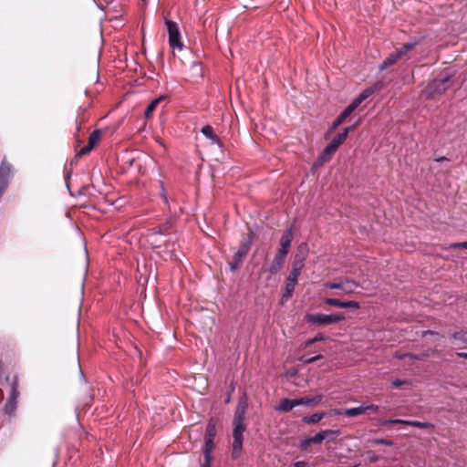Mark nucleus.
<instances>
[{
	"label": "nucleus",
	"instance_id": "obj_22",
	"mask_svg": "<svg viewBox=\"0 0 467 467\" xmlns=\"http://www.w3.org/2000/svg\"><path fill=\"white\" fill-rule=\"evenodd\" d=\"M365 411H364L363 404L360 405L359 407L349 408V409L344 410V415H346L348 417H357V416L361 415Z\"/></svg>",
	"mask_w": 467,
	"mask_h": 467
},
{
	"label": "nucleus",
	"instance_id": "obj_20",
	"mask_svg": "<svg viewBox=\"0 0 467 467\" xmlns=\"http://www.w3.org/2000/svg\"><path fill=\"white\" fill-rule=\"evenodd\" d=\"M164 99V97L161 96L155 99H153L147 107L145 110V118L149 119L152 115L153 111L156 109L158 105L161 100Z\"/></svg>",
	"mask_w": 467,
	"mask_h": 467
},
{
	"label": "nucleus",
	"instance_id": "obj_46",
	"mask_svg": "<svg viewBox=\"0 0 467 467\" xmlns=\"http://www.w3.org/2000/svg\"><path fill=\"white\" fill-rule=\"evenodd\" d=\"M372 89L370 88H367L365 89L363 92H361L359 95H358V98L361 99V101L363 102L367 98H368L371 94H372Z\"/></svg>",
	"mask_w": 467,
	"mask_h": 467
},
{
	"label": "nucleus",
	"instance_id": "obj_27",
	"mask_svg": "<svg viewBox=\"0 0 467 467\" xmlns=\"http://www.w3.org/2000/svg\"><path fill=\"white\" fill-rule=\"evenodd\" d=\"M361 103V99L358 97L343 110V112L348 117Z\"/></svg>",
	"mask_w": 467,
	"mask_h": 467
},
{
	"label": "nucleus",
	"instance_id": "obj_44",
	"mask_svg": "<svg viewBox=\"0 0 467 467\" xmlns=\"http://www.w3.org/2000/svg\"><path fill=\"white\" fill-rule=\"evenodd\" d=\"M310 438H311L312 443H316V444H320L324 441V435H322L321 431Z\"/></svg>",
	"mask_w": 467,
	"mask_h": 467
},
{
	"label": "nucleus",
	"instance_id": "obj_33",
	"mask_svg": "<svg viewBox=\"0 0 467 467\" xmlns=\"http://www.w3.org/2000/svg\"><path fill=\"white\" fill-rule=\"evenodd\" d=\"M215 435H216V425H215V422H213V420H210L208 425H207V428H206L205 438H207V439H213L214 440Z\"/></svg>",
	"mask_w": 467,
	"mask_h": 467
},
{
	"label": "nucleus",
	"instance_id": "obj_43",
	"mask_svg": "<svg viewBox=\"0 0 467 467\" xmlns=\"http://www.w3.org/2000/svg\"><path fill=\"white\" fill-rule=\"evenodd\" d=\"M453 337L462 341V343L467 344V332L456 333L453 335Z\"/></svg>",
	"mask_w": 467,
	"mask_h": 467
},
{
	"label": "nucleus",
	"instance_id": "obj_16",
	"mask_svg": "<svg viewBox=\"0 0 467 467\" xmlns=\"http://www.w3.org/2000/svg\"><path fill=\"white\" fill-rule=\"evenodd\" d=\"M338 147H337L333 142H329L328 145L324 149L323 152L318 158L319 163L327 162L332 154H334L337 150Z\"/></svg>",
	"mask_w": 467,
	"mask_h": 467
},
{
	"label": "nucleus",
	"instance_id": "obj_7",
	"mask_svg": "<svg viewBox=\"0 0 467 467\" xmlns=\"http://www.w3.org/2000/svg\"><path fill=\"white\" fill-rule=\"evenodd\" d=\"M326 286L330 289H340L345 294H350L358 287V285L355 281L346 280L345 282L327 283Z\"/></svg>",
	"mask_w": 467,
	"mask_h": 467
},
{
	"label": "nucleus",
	"instance_id": "obj_29",
	"mask_svg": "<svg viewBox=\"0 0 467 467\" xmlns=\"http://www.w3.org/2000/svg\"><path fill=\"white\" fill-rule=\"evenodd\" d=\"M361 103V99L358 97L343 110V112L348 117Z\"/></svg>",
	"mask_w": 467,
	"mask_h": 467
},
{
	"label": "nucleus",
	"instance_id": "obj_47",
	"mask_svg": "<svg viewBox=\"0 0 467 467\" xmlns=\"http://www.w3.org/2000/svg\"><path fill=\"white\" fill-rule=\"evenodd\" d=\"M363 407H364V411L365 412L367 410H372L374 412H377L379 410V406L375 405V404H366V403H364Z\"/></svg>",
	"mask_w": 467,
	"mask_h": 467
},
{
	"label": "nucleus",
	"instance_id": "obj_28",
	"mask_svg": "<svg viewBox=\"0 0 467 467\" xmlns=\"http://www.w3.org/2000/svg\"><path fill=\"white\" fill-rule=\"evenodd\" d=\"M361 103V99L358 97L343 110V112L348 117Z\"/></svg>",
	"mask_w": 467,
	"mask_h": 467
},
{
	"label": "nucleus",
	"instance_id": "obj_4",
	"mask_svg": "<svg viewBox=\"0 0 467 467\" xmlns=\"http://www.w3.org/2000/svg\"><path fill=\"white\" fill-rule=\"evenodd\" d=\"M166 26L169 34V45L171 48L182 49V42L181 39V34L179 26L176 22L171 20H166Z\"/></svg>",
	"mask_w": 467,
	"mask_h": 467
},
{
	"label": "nucleus",
	"instance_id": "obj_31",
	"mask_svg": "<svg viewBox=\"0 0 467 467\" xmlns=\"http://www.w3.org/2000/svg\"><path fill=\"white\" fill-rule=\"evenodd\" d=\"M191 71H192L191 78H198L202 77V68L201 63L193 62L192 65V67H191Z\"/></svg>",
	"mask_w": 467,
	"mask_h": 467
},
{
	"label": "nucleus",
	"instance_id": "obj_1",
	"mask_svg": "<svg viewBox=\"0 0 467 467\" xmlns=\"http://www.w3.org/2000/svg\"><path fill=\"white\" fill-rule=\"evenodd\" d=\"M307 252L308 249L306 244H302L298 246V253L296 254L295 262L293 263V268L286 279L285 292L284 294V297L285 298L292 296L297 283V278L304 267V261L306 260Z\"/></svg>",
	"mask_w": 467,
	"mask_h": 467
},
{
	"label": "nucleus",
	"instance_id": "obj_38",
	"mask_svg": "<svg viewBox=\"0 0 467 467\" xmlns=\"http://www.w3.org/2000/svg\"><path fill=\"white\" fill-rule=\"evenodd\" d=\"M323 340H325V337L323 334L319 333V334L316 335L313 338H310L307 341H306L305 347L308 348V347L312 346L314 343H316L317 341H323Z\"/></svg>",
	"mask_w": 467,
	"mask_h": 467
},
{
	"label": "nucleus",
	"instance_id": "obj_15",
	"mask_svg": "<svg viewBox=\"0 0 467 467\" xmlns=\"http://www.w3.org/2000/svg\"><path fill=\"white\" fill-rule=\"evenodd\" d=\"M296 406H298V400L282 399L279 404L275 407V410L282 412H288Z\"/></svg>",
	"mask_w": 467,
	"mask_h": 467
},
{
	"label": "nucleus",
	"instance_id": "obj_11",
	"mask_svg": "<svg viewBox=\"0 0 467 467\" xmlns=\"http://www.w3.org/2000/svg\"><path fill=\"white\" fill-rule=\"evenodd\" d=\"M101 137V131L99 130H94L89 138H88V143L87 146L82 148L79 151L80 155L88 154L91 150L95 147V145L99 142Z\"/></svg>",
	"mask_w": 467,
	"mask_h": 467
},
{
	"label": "nucleus",
	"instance_id": "obj_21",
	"mask_svg": "<svg viewBox=\"0 0 467 467\" xmlns=\"http://www.w3.org/2000/svg\"><path fill=\"white\" fill-rule=\"evenodd\" d=\"M416 45V41L407 43L399 48L395 53L399 55V58L401 59L408 52L412 50Z\"/></svg>",
	"mask_w": 467,
	"mask_h": 467
},
{
	"label": "nucleus",
	"instance_id": "obj_5",
	"mask_svg": "<svg viewBox=\"0 0 467 467\" xmlns=\"http://www.w3.org/2000/svg\"><path fill=\"white\" fill-rule=\"evenodd\" d=\"M451 86V78L445 77L443 78L435 79L433 80L429 88H428V93L430 96H432L434 94H441L445 92L449 87Z\"/></svg>",
	"mask_w": 467,
	"mask_h": 467
},
{
	"label": "nucleus",
	"instance_id": "obj_54",
	"mask_svg": "<svg viewBox=\"0 0 467 467\" xmlns=\"http://www.w3.org/2000/svg\"><path fill=\"white\" fill-rule=\"evenodd\" d=\"M334 414L336 415H344V410H340V409H335L333 410Z\"/></svg>",
	"mask_w": 467,
	"mask_h": 467
},
{
	"label": "nucleus",
	"instance_id": "obj_26",
	"mask_svg": "<svg viewBox=\"0 0 467 467\" xmlns=\"http://www.w3.org/2000/svg\"><path fill=\"white\" fill-rule=\"evenodd\" d=\"M361 103V99L358 97L343 110V112L348 117Z\"/></svg>",
	"mask_w": 467,
	"mask_h": 467
},
{
	"label": "nucleus",
	"instance_id": "obj_9",
	"mask_svg": "<svg viewBox=\"0 0 467 467\" xmlns=\"http://www.w3.org/2000/svg\"><path fill=\"white\" fill-rule=\"evenodd\" d=\"M286 255L287 254L284 253L277 252L273 263L268 268L265 269V271H268L272 275L279 272L285 264Z\"/></svg>",
	"mask_w": 467,
	"mask_h": 467
},
{
	"label": "nucleus",
	"instance_id": "obj_2",
	"mask_svg": "<svg viewBox=\"0 0 467 467\" xmlns=\"http://www.w3.org/2000/svg\"><path fill=\"white\" fill-rule=\"evenodd\" d=\"M346 319V317L340 313H335L331 315H325L321 313L306 314V320L308 323L317 324L321 326H327L335 324Z\"/></svg>",
	"mask_w": 467,
	"mask_h": 467
},
{
	"label": "nucleus",
	"instance_id": "obj_30",
	"mask_svg": "<svg viewBox=\"0 0 467 467\" xmlns=\"http://www.w3.org/2000/svg\"><path fill=\"white\" fill-rule=\"evenodd\" d=\"M361 103V99L358 97L343 110V112L348 117Z\"/></svg>",
	"mask_w": 467,
	"mask_h": 467
},
{
	"label": "nucleus",
	"instance_id": "obj_10",
	"mask_svg": "<svg viewBox=\"0 0 467 467\" xmlns=\"http://www.w3.org/2000/svg\"><path fill=\"white\" fill-rule=\"evenodd\" d=\"M17 397H18V392H17L16 389L15 387H13L10 397L7 400L6 403L5 404V408H4L5 412L6 414L11 415V414L15 413L16 407H17Z\"/></svg>",
	"mask_w": 467,
	"mask_h": 467
},
{
	"label": "nucleus",
	"instance_id": "obj_55",
	"mask_svg": "<svg viewBox=\"0 0 467 467\" xmlns=\"http://www.w3.org/2000/svg\"><path fill=\"white\" fill-rule=\"evenodd\" d=\"M457 355L461 358L467 359V353L466 352H458Z\"/></svg>",
	"mask_w": 467,
	"mask_h": 467
},
{
	"label": "nucleus",
	"instance_id": "obj_45",
	"mask_svg": "<svg viewBox=\"0 0 467 467\" xmlns=\"http://www.w3.org/2000/svg\"><path fill=\"white\" fill-rule=\"evenodd\" d=\"M410 381H409V380H402V379H394L392 381V385L395 388H400L403 385H410Z\"/></svg>",
	"mask_w": 467,
	"mask_h": 467
},
{
	"label": "nucleus",
	"instance_id": "obj_41",
	"mask_svg": "<svg viewBox=\"0 0 467 467\" xmlns=\"http://www.w3.org/2000/svg\"><path fill=\"white\" fill-rule=\"evenodd\" d=\"M311 443H312L311 438L306 437L301 441L299 447L301 450L306 451L308 449V447L310 446Z\"/></svg>",
	"mask_w": 467,
	"mask_h": 467
},
{
	"label": "nucleus",
	"instance_id": "obj_3",
	"mask_svg": "<svg viewBox=\"0 0 467 467\" xmlns=\"http://www.w3.org/2000/svg\"><path fill=\"white\" fill-rule=\"evenodd\" d=\"M245 431L244 424H234L233 430V451L232 457L237 459L240 457L243 449V434Z\"/></svg>",
	"mask_w": 467,
	"mask_h": 467
},
{
	"label": "nucleus",
	"instance_id": "obj_39",
	"mask_svg": "<svg viewBox=\"0 0 467 467\" xmlns=\"http://www.w3.org/2000/svg\"><path fill=\"white\" fill-rule=\"evenodd\" d=\"M323 357L322 355H317V356H313V357H302L300 358V360L305 363V364H310V363H313V362H316L319 359H321Z\"/></svg>",
	"mask_w": 467,
	"mask_h": 467
},
{
	"label": "nucleus",
	"instance_id": "obj_12",
	"mask_svg": "<svg viewBox=\"0 0 467 467\" xmlns=\"http://www.w3.org/2000/svg\"><path fill=\"white\" fill-rule=\"evenodd\" d=\"M292 240H293V232L291 229H288L281 236V239H280V246L281 247L278 250V252L287 254L289 252V248H290Z\"/></svg>",
	"mask_w": 467,
	"mask_h": 467
},
{
	"label": "nucleus",
	"instance_id": "obj_18",
	"mask_svg": "<svg viewBox=\"0 0 467 467\" xmlns=\"http://www.w3.org/2000/svg\"><path fill=\"white\" fill-rule=\"evenodd\" d=\"M400 60L399 58V55H397L396 53H392L390 54L389 57H387L383 62L380 64L379 66V70H384L386 69L387 67L394 65L396 62H398Z\"/></svg>",
	"mask_w": 467,
	"mask_h": 467
},
{
	"label": "nucleus",
	"instance_id": "obj_17",
	"mask_svg": "<svg viewBox=\"0 0 467 467\" xmlns=\"http://www.w3.org/2000/svg\"><path fill=\"white\" fill-rule=\"evenodd\" d=\"M202 133L212 140L213 143L221 146L220 140L217 135L214 134L213 129L210 125H206L202 129Z\"/></svg>",
	"mask_w": 467,
	"mask_h": 467
},
{
	"label": "nucleus",
	"instance_id": "obj_48",
	"mask_svg": "<svg viewBox=\"0 0 467 467\" xmlns=\"http://www.w3.org/2000/svg\"><path fill=\"white\" fill-rule=\"evenodd\" d=\"M358 124H359V121H358L357 123H355V124H354V125H352V126L346 127V128L343 130L342 133H346V137L348 138V133H349V132H351V131H353V130L357 128V126H358Z\"/></svg>",
	"mask_w": 467,
	"mask_h": 467
},
{
	"label": "nucleus",
	"instance_id": "obj_42",
	"mask_svg": "<svg viewBox=\"0 0 467 467\" xmlns=\"http://www.w3.org/2000/svg\"><path fill=\"white\" fill-rule=\"evenodd\" d=\"M406 422H409V420L396 419V420H386L382 422V424L383 425H388V424H405L406 425Z\"/></svg>",
	"mask_w": 467,
	"mask_h": 467
},
{
	"label": "nucleus",
	"instance_id": "obj_24",
	"mask_svg": "<svg viewBox=\"0 0 467 467\" xmlns=\"http://www.w3.org/2000/svg\"><path fill=\"white\" fill-rule=\"evenodd\" d=\"M361 103V99L358 97L343 110V112L348 117Z\"/></svg>",
	"mask_w": 467,
	"mask_h": 467
},
{
	"label": "nucleus",
	"instance_id": "obj_40",
	"mask_svg": "<svg viewBox=\"0 0 467 467\" xmlns=\"http://www.w3.org/2000/svg\"><path fill=\"white\" fill-rule=\"evenodd\" d=\"M161 233H159V232H153L151 233L150 235H149V241L150 243V244L152 245H155V246H160V244H157L158 243V237L159 236H161Z\"/></svg>",
	"mask_w": 467,
	"mask_h": 467
},
{
	"label": "nucleus",
	"instance_id": "obj_36",
	"mask_svg": "<svg viewBox=\"0 0 467 467\" xmlns=\"http://www.w3.org/2000/svg\"><path fill=\"white\" fill-rule=\"evenodd\" d=\"M321 433L324 435V440L327 439L330 441L335 440L340 434L337 430H326L322 431Z\"/></svg>",
	"mask_w": 467,
	"mask_h": 467
},
{
	"label": "nucleus",
	"instance_id": "obj_32",
	"mask_svg": "<svg viewBox=\"0 0 467 467\" xmlns=\"http://www.w3.org/2000/svg\"><path fill=\"white\" fill-rule=\"evenodd\" d=\"M406 425L412 426V427H417V428H420V429H431V428H433V424H431L430 422H422V421H419V420H409V422H406Z\"/></svg>",
	"mask_w": 467,
	"mask_h": 467
},
{
	"label": "nucleus",
	"instance_id": "obj_53",
	"mask_svg": "<svg viewBox=\"0 0 467 467\" xmlns=\"http://www.w3.org/2000/svg\"><path fill=\"white\" fill-rule=\"evenodd\" d=\"M307 463L304 461H298L294 463V467H306Z\"/></svg>",
	"mask_w": 467,
	"mask_h": 467
},
{
	"label": "nucleus",
	"instance_id": "obj_51",
	"mask_svg": "<svg viewBox=\"0 0 467 467\" xmlns=\"http://www.w3.org/2000/svg\"><path fill=\"white\" fill-rule=\"evenodd\" d=\"M212 456H204V462L202 463V467H211Z\"/></svg>",
	"mask_w": 467,
	"mask_h": 467
},
{
	"label": "nucleus",
	"instance_id": "obj_14",
	"mask_svg": "<svg viewBox=\"0 0 467 467\" xmlns=\"http://www.w3.org/2000/svg\"><path fill=\"white\" fill-rule=\"evenodd\" d=\"M252 242L251 240L244 241L239 250L234 254V261L236 264H241L243 262L244 257L247 254L248 251L250 250Z\"/></svg>",
	"mask_w": 467,
	"mask_h": 467
},
{
	"label": "nucleus",
	"instance_id": "obj_8",
	"mask_svg": "<svg viewBox=\"0 0 467 467\" xmlns=\"http://www.w3.org/2000/svg\"><path fill=\"white\" fill-rule=\"evenodd\" d=\"M324 302L331 306H337L339 308H355L358 309L360 305L357 301H341L336 298H326Z\"/></svg>",
	"mask_w": 467,
	"mask_h": 467
},
{
	"label": "nucleus",
	"instance_id": "obj_13",
	"mask_svg": "<svg viewBox=\"0 0 467 467\" xmlns=\"http://www.w3.org/2000/svg\"><path fill=\"white\" fill-rule=\"evenodd\" d=\"M247 409V403L245 400H240L235 412H234V424H244V416L246 413Z\"/></svg>",
	"mask_w": 467,
	"mask_h": 467
},
{
	"label": "nucleus",
	"instance_id": "obj_6",
	"mask_svg": "<svg viewBox=\"0 0 467 467\" xmlns=\"http://www.w3.org/2000/svg\"><path fill=\"white\" fill-rule=\"evenodd\" d=\"M11 176L12 166L5 161H3L0 165V197L7 188Z\"/></svg>",
	"mask_w": 467,
	"mask_h": 467
},
{
	"label": "nucleus",
	"instance_id": "obj_50",
	"mask_svg": "<svg viewBox=\"0 0 467 467\" xmlns=\"http://www.w3.org/2000/svg\"><path fill=\"white\" fill-rule=\"evenodd\" d=\"M451 248H466L467 249V242L462 243H454L450 245Z\"/></svg>",
	"mask_w": 467,
	"mask_h": 467
},
{
	"label": "nucleus",
	"instance_id": "obj_49",
	"mask_svg": "<svg viewBox=\"0 0 467 467\" xmlns=\"http://www.w3.org/2000/svg\"><path fill=\"white\" fill-rule=\"evenodd\" d=\"M374 442L376 444L386 445V446H391L392 445V441H391L384 440V439L376 440Z\"/></svg>",
	"mask_w": 467,
	"mask_h": 467
},
{
	"label": "nucleus",
	"instance_id": "obj_25",
	"mask_svg": "<svg viewBox=\"0 0 467 467\" xmlns=\"http://www.w3.org/2000/svg\"><path fill=\"white\" fill-rule=\"evenodd\" d=\"M361 103V99L358 97L343 110V112L348 117Z\"/></svg>",
	"mask_w": 467,
	"mask_h": 467
},
{
	"label": "nucleus",
	"instance_id": "obj_37",
	"mask_svg": "<svg viewBox=\"0 0 467 467\" xmlns=\"http://www.w3.org/2000/svg\"><path fill=\"white\" fill-rule=\"evenodd\" d=\"M347 140L346 133L340 132L331 140L337 147H339Z\"/></svg>",
	"mask_w": 467,
	"mask_h": 467
},
{
	"label": "nucleus",
	"instance_id": "obj_35",
	"mask_svg": "<svg viewBox=\"0 0 467 467\" xmlns=\"http://www.w3.org/2000/svg\"><path fill=\"white\" fill-rule=\"evenodd\" d=\"M347 118H348V116L345 115V113L342 111L341 114L332 123L329 132H332L337 127H339L346 120Z\"/></svg>",
	"mask_w": 467,
	"mask_h": 467
},
{
	"label": "nucleus",
	"instance_id": "obj_23",
	"mask_svg": "<svg viewBox=\"0 0 467 467\" xmlns=\"http://www.w3.org/2000/svg\"><path fill=\"white\" fill-rule=\"evenodd\" d=\"M325 416V413H314L311 416L304 417L303 421L308 424H316L319 422Z\"/></svg>",
	"mask_w": 467,
	"mask_h": 467
},
{
	"label": "nucleus",
	"instance_id": "obj_52",
	"mask_svg": "<svg viewBox=\"0 0 467 467\" xmlns=\"http://www.w3.org/2000/svg\"><path fill=\"white\" fill-rule=\"evenodd\" d=\"M240 265V264H236V263L233 260V261L230 263V265H229V268H230V270H231L232 272H235V271L237 270V268H238V265Z\"/></svg>",
	"mask_w": 467,
	"mask_h": 467
},
{
	"label": "nucleus",
	"instance_id": "obj_19",
	"mask_svg": "<svg viewBox=\"0 0 467 467\" xmlns=\"http://www.w3.org/2000/svg\"><path fill=\"white\" fill-rule=\"evenodd\" d=\"M322 399H323L322 395H317L316 397H313V398L304 397V398H300L297 400H298V405L310 406V405L317 404L318 402H320L322 400Z\"/></svg>",
	"mask_w": 467,
	"mask_h": 467
},
{
	"label": "nucleus",
	"instance_id": "obj_56",
	"mask_svg": "<svg viewBox=\"0 0 467 467\" xmlns=\"http://www.w3.org/2000/svg\"><path fill=\"white\" fill-rule=\"evenodd\" d=\"M406 357H409L410 358H415L414 356H412L410 354H407Z\"/></svg>",
	"mask_w": 467,
	"mask_h": 467
},
{
	"label": "nucleus",
	"instance_id": "obj_34",
	"mask_svg": "<svg viewBox=\"0 0 467 467\" xmlns=\"http://www.w3.org/2000/svg\"><path fill=\"white\" fill-rule=\"evenodd\" d=\"M214 448L213 439L205 438L203 456H212L213 450Z\"/></svg>",
	"mask_w": 467,
	"mask_h": 467
}]
</instances>
